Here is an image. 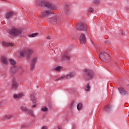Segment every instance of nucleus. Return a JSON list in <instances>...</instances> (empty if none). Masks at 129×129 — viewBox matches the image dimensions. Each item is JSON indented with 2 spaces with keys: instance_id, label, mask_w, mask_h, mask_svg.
Listing matches in <instances>:
<instances>
[{
  "instance_id": "f257e3e1",
  "label": "nucleus",
  "mask_w": 129,
  "mask_h": 129,
  "mask_svg": "<svg viewBox=\"0 0 129 129\" xmlns=\"http://www.w3.org/2000/svg\"><path fill=\"white\" fill-rule=\"evenodd\" d=\"M37 6L39 7H46V8H48L49 10H56L57 9V7L55 5L45 1L37 3Z\"/></svg>"
},
{
  "instance_id": "f03ea898",
  "label": "nucleus",
  "mask_w": 129,
  "mask_h": 129,
  "mask_svg": "<svg viewBox=\"0 0 129 129\" xmlns=\"http://www.w3.org/2000/svg\"><path fill=\"white\" fill-rule=\"evenodd\" d=\"M34 52V51L31 48L23 49L20 51V55L21 57H24V56L26 55L27 59H30L31 56H32V54H33Z\"/></svg>"
},
{
  "instance_id": "7ed1b4c3",
  "label": "nucleus",
  "mask_w": 129,
  "mask_h": 129,
  "mask_svg": "<svg viewBox=\"0 0 129 129\" xmlns=\"http://www.w3.org/2000/svg\"><path fill=\"white\" fill-rule=\"evenodd\" d=\"M98 53L99 54V58H100V60L103 61V62H107L110 58L109 54H107L106 52L99 51H98Z\"/></svg>"
},
{
  "instance_id": "20e7f679",
  "label": "nucleus",
  "mask_w": 129,
  "mask_h": 129,
  "mask_svg": "<svg viewBox=\"0 0 129 129\" xmlns=\"http://www.w3.org/2000/svg\"><path fill=\"white\" fill-rule=\"evenodd\" d=\"M8 33L10 35H12V36L16 37L17 36H21V35H22V30L18 28H13L8 31Z\"/></svg>"
},
{
  "instance_id": "39448f33",
  "label": "nucleus",
  "mask_w": 129,
  "mask_h": 129,
  "mask_svg": "<svg viewBox=\"0 0 129 129\" xmlns=\"http://www.w3.org/2000/svg\"><path fill=\"white\" fill-rule=\"evenodd\" d=\"M85 72L86 75V78L88 80H89L94 77V74L92 71L85 70Z\"/></svg>"
},
{
  "instance_id": "423d86ee",
  "label": "nucleus",
  "mask_w": 129,
  "mask_h": 129,
  "mask_svg": "<svg viewBox=\"0 0 129 129\" xmlns=\"http://www.w3.org/2000/svg\"><path fill=\"white\" fill-rule=\"evenodd\" d=\"M76 29L81 31H86L87 30V25L82 23H79L76 26Z\"/></svg>"
},
{
  "instance_id": "0eeeda50",
  "label": "nucleus",
  "mask_w": 129,
  "mask_h": 129,
  "mask_svg": "<svg viewBox=\"0 0 129 129\" xmlns=\"http://www.w3.org/2000/svg\"><path fill=\"white\" fill-rule=\"evenodd\" d=\"M20 108L23 110V111H25V112H26V113H29L30 115H31V116H33V117H35V114H34V112L33 111L29 110L28 108H26L24 106H22Z\"/></svg>"
},
{
  "instance_id": "6e6552de",
  "label": "nucleus",
  "mask_w": 129,
  "mask_h": 129,
  "mask_svg": "<svg viewBox=\"0 0 129 129\" xmlns=\"http://www.w3.org/2000/svg\"><path fill=\"white\" fill-rule=\"evenodd\" d=\"M54 15V13H51V11L49 10H44L43 12V13L41 15H40V17L41 19H43V18H45V17H48L49 16H51V15Z\"/></svg>"
},
{
  "instance_id": "1a4fd4ad",
  "label": "nucleus",
  "mask_w": 129,
  "mask_h": 129,
  "mask_svg": "<svg viewBox=\"0 0 129 129\" xmlns=\"http://www.w3.org/2000/svg\"><path fill=\"white\" fill-rule=\"evenodd\" d=\"M61 60L62 62H66L67 63H69V62H70V55H69V54H64L62 56Z\"/></svg>"
},
{
  "instance_id": "9d476101",
  "label": "nucleus",
  "mask_w": 129,
  "mask_h": 129,
  "mask_svg": "<svg viewBox=\"0 0 129 129\" xmlns=\"http://www.w3.org/2000/svg\"><path fill=\"white\" fill-rule=\"evenodd\" d=\"M75 77V73L73 72H71L66 75V79H71V78H73Z\"/></svg>"
},
{
  "instance_id": "9b49d317",
  "label": "nucleus",
  "mask_w": 129,
  "mask_h": 129,
  "mask_svg": "<svg viewBox=\"0 0 129 129\" xmlns=\"http://www.w3.org/2000/svg\"><path fill=\"white\" fill-rule=\"evenodd\" d=\"M118 90L120 93L121 95L124 96V95H127L128 94V92L126 91L123 88L119 87L118 88Z\"/></svg>"
},
{
  "instance_id": "f8f14e48",
  "label": "nucleus",
  "mask_w": 129,
  "mask_h": 129,
  "mask_svg": "<svg viewBox=\"0 0 129 129\" xmlns=\"http://www.w3.org/2000/svg\"><path fill=\"white\" fill-rule=\"evenodd\" d=\"M80 41L81 44H85L86 42V38L84 34H82L80 37Z\"/></svg>"
},
{
  "instance_id": "ddd939ff",
  "label": "nucleus",
  "mask_w": 129,
  "mask_h": 129,
  "mask_svg": "<svg viewBox=\"0 0 129 129\" xmlns=\"http://www.w3.org/2000/svg\"><path fill=\"white\" fill-rule=\"evenodd\" d=\"M12 86L13 89H17V88H18V83L15 79L13 80Z\"/></svg>"
},
{
  "instance_id": "4468645a",
  "label": "nucleus",
  "mask_w": 129,
  "mask_h": 129,
  "mask_svg": "<svg viewBox=\"0 0 129 129\" xmlns=\"http://www.w3.org/2000/svg\"><path fill=\"white\" fill-rule=\"evenodd\" d=\"M1 61L3 64H5V65H7L8 63H9L8 59L6 57V56H2L1 58Z\"/></svg>"
},
{
  "instance_id": "2eb2a0df",
  "label": "nucleus",
  "mask_w": 129,
  "mask_h": 129,
  "mask_svg": "<svg viewBox=\"0 0 129 129\" xmlns=\"http://www.w3.org/2000/svg\"><path fill=\"white\" fill-rule=\"evenodd\" d=\"M2 44L3 46H5V47H13L14 46V44L12 43H7L5 41H3L2 42Z\"/></svg>"
},
{
  "instance_id": "dca6fc26",
  "label": "nucleus",
  "mask_w": 129,
  "mask_h": 129,
  "mask_svg": "<svg viewBox=\"0 0 129 129\" xmlns=\"http://www.w3.org/2000/svg\"><path fill=\"white\" fill-rule=\"evenodd\" d=\"M48 21L52 24H57V19L55 17H53L52 19L49 18Z\"/></svg>"
},
{
  "instance_id": "f3484780",
  "label": "nucleus",
  "mask_w": 129,
  "mask_h": 129,
  "mask_svg": "<svg viewBox=\"0 0 129 129\" xmlns=\"http://www.w3.org/2000/svg\"><path fill=\"white\" fill-rule=\"evenodd\" d=\"M14 16V12H10L9 13H7L6 15V19H10L11 17H13Z\"/></svg>"
},
{
  "instance_id": "a211bd4d",
  "label": "nucleus",
  "mask_w": 129,
  "mask_h": 129,
  "mask_svg": "<svg viewBox=\"0 0 129 129\" xmlns=\"http://www.w3.org/2000/svg\"><path fill=\"white\" fill-rule=\"evenodd\" d=\"M69 7H70V6L69 5V4H67L65 6V9L64 10V13L67 15L68 14L69 12H68V10H67V9H68V8H69Z\"/></svg>"
},
{
  "instance_id": "6ab92c4d",
  "label": "nucleus",
  "mask_w": 129,
  "mask_h": 129,
  "mask_svg": "<svg viewBox=\"0 0 129 129\" xmlns=\"http://www.w3.org/2000/svg\"><path fill=\"white\" fill-rule=\"evenodd\" d=\"M17 71H18V68L17 67H14L11 69V72L12 73H16Z\"/></svg>"
},
{
  "instance_id": "aec40b11",
  "label": "nucleus",
  "mask_w": 129,
  "mask_h": 129,
  "mask_svg": "<svg viewBox=\"0 0 129 129\" xmlns=\"http://www.w3.org/2000/svg\"><path fill=\"white\" fill-rule=\"evenodd\" d=\"M22 96H24V94L23 93H20L18 95H14V98H21Z\"/></svg>"
},
{
  "instance_id": "412c9836",
  "label": "nucleus",
  "mask_w": 129,
  "mask_h": 129,
  "mask_svg": "<svg viewBox=\"0 0 129 129\" xmlns=\"http://www.w3.org/2000/svg\"><path fill=\"white\" fill-rule=\"evenodd\" d=\"M12 117H13L12 115H6L4 117L3 119H4V120H8V119H10L12 118Z\"/></svg>"
},
{
  "instance_id": "4be33fe9",
  "label": "nucleus",
  "mask_w": 129,
  "mask_h": 129,
  "mask_svg": "<svg viewBox=\"0 0 129 129\" xmlns=\"http://www.w3.org/2000/svg\"><path fill=\"white\" fill-rule=\"evenodd\" d=\"M111 108H112V107L108 105L106 106V107L104 108V109L106 110V111H109V110H111Z\"/></svg>"
},
{
  "instance_id": "5701e85b",
  "label": "nucleus",
  "mask_w": 129,
  "mask_h": 129,
  "mask_svg": "<svg viewBox=\"0 0 129 129\" xmlns=\"http://www.w3.org/2000/svg\"><path fill=\"white\" fill-rule=\"evenodd\" d=\"M11 65H16V64H17V62H16V60H15V59H10L9 60Z\"/></svg>"
},
{
  "instance_id": "b1692460",
  "label": "nucleus",
  "mask_w": 129,
  "mask_h": 129,
  "mask_svg": "<svg viewBox=\"0 0 129 129\" xmlns=\"http://www.w3.org/2000/svg\"><path fill=\"white\" fill-rule=\"evenodd\" d=\"M37 61H38V58L37 57H34L33 59H32L31 63L33 64H36L37 63Z\"/></svg>"
},
{
  "instance_id": "393cba45",
  "label": "nucleus",
  "mask_w": 129,
  "mask_h": 129,
  "mask_svg": "<svg viewBox=\"0 0 129 129\" xmlns=\"http://www.w3.org/2000/svg\"><path fill=\"white\" fill-rule=\"evenodd\" d=\"M63 78H66V76H61L58 78L57 79H56L55 81H58V80H63Z\"/></svg>"
},
{
  "instance_id": "a878e982",
  "label": "nucleus",
  "mask_w": 129,
  "mask_h": 129,
  "mask_svg": "<svg viewBox=\"0 0 129 129\" xmlns=\"http://www.w3.org/2000/svg\"><path fill=\"white\" fill-rule=\"evenodd\" d=\"M41 111H43V112H46V111H48V107H47V106L43 107L41 108Z\"/></svg>"
},
{
  "instance_id": "bb28decb",
  "label": "nucleus",
  "mask_w": 129,
  "mask_h": 129,
  "mask_svg": "<svg viewBox=\"0 0 129 129\" xmlns=\"http://www.w3.org/2000/svg\"><path fill=\"white\" fill-rule=\"evenodd\" d=\"M37 35L38 33H33L32 34L29 35L28 37H29V38H34V37H37Z\"/></svg>"
},
{
  "instance_id": "cd10ccee",
  "label": "nucleus",
  "mask_w": 129,
  "mask_h": 129,
  "mask_svg": "<svg viewBox=\"0 0 129 129\" xmlns=\"http://www.w3.org/2000/svg\"><path fill=\"white\" fill-rule=\"evenodd\" d=\"M82 108V104L79 103L77 105V109L78 110H80Z\"/></svg>"
},
{
  "instance_id": "c85d7f7f",
  "label": "nucleus",
  "mask_w": 129,
  "mask_h": 129,
  "mask_svg": "<svg viewBox=\"0 0 129 129\" xmlns=\"http://www.w3.org/2000/svg\"><path fill=\"white\" fill-rule=\"evenodd\" d=\"M61 69H62V68L60 66L57 67L54 69V70L55 71H61Z\"/></svg>"
},
{
  "instance_id": "c756f323",
  "label": "nucleus",
  "mask_w": 129,
  "mask_h": 129,
  "mask_svg": "<svg viewBox=\"0 0 129 129\" xmlns=\"http://www.w3.org/2000/svg\"><path fill=\"white\" fill-rule=\"evenodd\" d=\"M85 89L86 91H88L90 89V86L89 84H87V85L85 87Z\"/></svg>"
},
{
  "instance_id": "7c9ffc66",
  "label": "nucleus",
  "mask_w": 129,
  "mask_h": 129,
  "mask_svg": "<svg viewBox=\"0 0 129 129\" xmlns=\"http://www.w3.org/2000/svg\"><path fill=\"white\" fill-rule=\"evenodd\" d=\"M31 99L34 103H35V101H36V98H35V96L33 95L31 96Z\"/></svg>"
},
{
  "instance_id": "2f4dec72",
  "label": "nucleus",
  "mask_w": 129,
  "mask_h": 129,
  "mask_svg": "<svg viewBox=\"0 0 129 129\" xmlns=\"http://www.w3.org/2000/svg\"><path fill=\"white\" fill-rule=\"evenodd\" d=\"M35 66H36V64L33 63L31 62V70H34V68H35Z\"/></svg>"
},
{
  "instance_id": "473e14b6",
  "label": "nucleus",
  "mask_w": 129,
  "mask_h": 129,
  "mask_svg": "<svg viewBox=\"0 0 129 129\" xmlns=\"http://www.w3.org/2000/svg\"><path fill=\"white\" fill-rule=\"evenodd\" d=\"M93 3L94 4H99V3H100V0H94Z\"/></svg>"
},
{
  "instance_id": "72a5a7b5",
  "label": "nucleus",
  "mask_w": 129,
  "mask_h": 129,
  "mask_svg": "<svg viewBox=\"0 0 129 129\" xmlns=\"http://www.w3.org/2000/svg\"><path fill=\"white\" fill-rule=\"evenodd\" d=\"M88 13H93V8H89L88 10Z\"/></svg>"
},
{
  "instance_id": "f704fd0d",
  "label": "nucleus",
  "mask_w": 129,
  "mask_h": 129,
  "mask_svg": "<svg viewBox=\"0 0 129 129\" xmlns=\"http://www.w3.org/2000/svg\"><path fill=\"white\" fill-rule=\"evenodd\" d=\"M74 106V102H72L71 104V107H73Z\"/></svg>"
},
{
  "instance_id": "c9c22d12",
  "label": "nucleus",
  "mask_w": 129,
  "mask_h": 129,
  "mask_svg": "<svg viewBox=\"0 0 129 129\" xmlns=\"http://www.w3.org/2000/svg\"><path fill=\"white\" fill-rule=\"evenodd\" d=\"M42 129H48V127L47 126H44L42 127Z\"/></svg>"
},
{
  "instance_id": "e433bc0d",
  "label": "nucleus",
  "mask_w": 129,
  "mask_h": 129,
  "mask_svg": "<svg viewBox=\"0 0 129 129\" xmlns=\"http://www.w3.org/2000/svg\"><path fill=\"white\" fill-rule=\"evenodd\" d=\"M47 39L48 40H50V39H51V37H50V36H47Z\"/></svg>"
},
{
  "instance_id": "4c0bfd02",
  "label": "nucleus",
  "mask_w": 129,
  "mask_h": 129,
  "mask_svg": "<svg viewBox=\"0 0 129 129\" xmlns=\"http://www.w3.org/2000/svg\"><path fill=\"white\" fill-rule=\"evenodd\" d=\"M121 35H124V32H122L121 33Z\"/></svg>"
},
{
  "instance_id": "58836bf2",
  "label": "nucleus",
  "mask_w": 129,
  "mask_h": 129,
  "mask_svg": "<svg viewBox=\"0 0 129 129\" xmlns=\"http://www.w3.org/2000/svg\"><path fill=\"white\" fill-rule=\"evenodd\" d=\"M36 105L34 104L32 106V107L34 108V107H36Z\"/></svg>"
},
{
  "instance_id": "ea45409f",
  "label": "nucleus",
  "mask_w": 129,
  "mask_h": 129,
  "mask_svg": "<svg viewBox=\"0 0 129 129\" xmlns=\"http://www.w3.org/2000/svg\"><path fill=\"white\" fill-rule=\"evenodd\" d=\"M49 46L50 47H51V46H52V43H50L49 44Z\"/></svg>"
}]
</instances>
